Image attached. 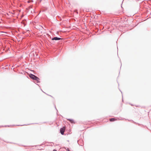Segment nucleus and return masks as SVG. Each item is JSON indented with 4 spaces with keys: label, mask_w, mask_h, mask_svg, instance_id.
<instances>
[{
    "label": "nucleus",
    "mask_w": 151,
    "mask_h": 151,
    "mask_svg": "<svg viewBox=\"0 0 151 151\" xmlns=\"http://www.w3.org/2000/svg\"><path fill=\"white\" fill-rule=\"evenodd\" d=\"M53 151H57L56 150H53Z\"/></svg>",
    "instance_id": "obj_8"
},
{
    "label": "nucleus",
    "mask_w": 151,
    "mask_h": 151,
    "mask_svg": "<svg viewBox=\"0 0 151 151\" xmlns=\"http://www.w3.org/2000/svg\"><path fill=\"white\" fill-rule=\"evenodd\" d=\"M32 1H32V0H31L30 1H28V3H29V2H32Z\"/></svg>",
    "instance_id": "obj_7"
},
{
    "label": "nucleus",
    "mask_w": 151,
    "mask_h": 151,
    "mask_svg": "<svg viewBox=\"0 0 151 151\" xmlns=\"http://www.w3.org/2000/svg\"><path fill=\"white\" fill-rule=\"evenodd\" d=\"M29 77L31 78L32 79L35 80L36 81H37V82L38 83L40 82L39 81L40 80V79L38 77L35 76L34 75L32 74H30L29 75Z\"/></svg>",
    "instance_id": "obj_1"
},
{
    "label": "nucleus",
    "mask_w": 151,
    "mask_h": 151,
    "mask_svg": "<svg viewBox=\"0 0 151 151\" xmlns=\"http://www.w3.org/2000/svg\"><path fill=\"white\" fill-rule=\"evenodd\" d=\"M65 127H63V128H61L60 129V132L61 134H64V132H65Z\"/></svg>",
    "instance_id": "obj_2"
},
{
    "label": "nucleus",
    "mask_w": 151,
    "mask_h": 151,
    "mask_svg": "<svg viewBox=\"0 0 151 151\" xmlns=\"http://www.w3.org/2000/svg\"><path fill=\"white\" fill-rule=\"evenodd\" d=\"M117 119H116L112 118H111L109 119V120L110 122H113L115 121H116Z\"/></svg>",
    "instance_id": "obj_4"
},
{
    "label": "nucleus",
    "mask_w": 151,
    "mask_h": 151,
    "mask_svg": "<svg viewBox=\"0 0 151 151\" xmlns=\"http://www.w3.org/2000/svg\"><path fill=\"white\" fill-rule=\"evenodd\" d=\"M22 23H23V24L24 25V26L25 25V21H23Z\"/></svg>",
    "instance_id": "obj_6"
},
{
    "label": "nucleus",
    "mask_w": 151,
    "mask_h": 151,
    "mask_svg": "<svg viewBox=\"0 0 151 151\" xmlns=\"http://www.w3.org/2000/svg\"><path fill=\"white\" fill-rule=\"evenodd\" d=\"M60 39H61V38L56 37H54L53 38H52V40H60Z\"/></svg>",
    "instance_id": "obj_3"
},
{
    "label": "nucleus",
    "mask_w": 151,
    "mask_h": 151,
    "mask_svg": "<svg viewBox=\"0 0 151 151\" xmlns=\"http://www.w3.org/2000/svg\"><path fill=\"white\" fill-rule=\"evenodd\" d=\"M68 120H69L71 123H75V122L73 120L71 119H68Z\"/></svg>",
    "instance_id": "obj_5"
}]
</instances>
